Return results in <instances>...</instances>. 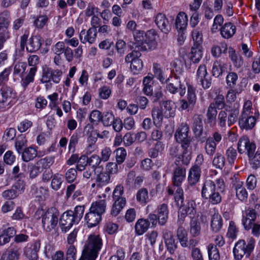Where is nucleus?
<instances>
[{"label": "nucleus", "mask_w": 260, "mask_h": 260, "mask_svg": "<svg viewBox=\"0 0 260 260\" xmlns=\"http://www.w3.org/2000/svg\"><path fill=\"white\" fill-rule=\"evenodd\" d=\"M54 157L52 156H46L40 159L37 165L44 169L49 168L54 162Z\"/></svg>", "instance_id": "bf43d9fd"}, {"label": "nucleus", "mask_w": 260, "mask_h": 260, "mask_svg": "<svg viewBox=\"0 0 260 260\" xmlns=\"http://www.w3.org/2000/svg\"><path fill=\"white\" fill-rule=\"evenodd\" d=\"M201 176V168L192 166L188 173V182L189 185H196L200 180Z\"/></svg>", "instance_id": "bb28decb"}, {"label": "nucleus", "mask_w": 260, "mask_h": 260, "mask_svg": "<svg viewBox=\"0 0 260 260\" xmlns=\"http://www.w3.org/2000/svg\"><path fill=\"white\" fill-rule=\"evenodd\" d=\"M131 63V70L134 74H138L142 71L143 63L141 59L135 60Z\"/></svg>", "instance_id": "052dcab7"}, {"label": "nucleus", "mask_w": 260, "mask_h": 260, "mask_svg": "<svg viewBox=\"0 0 260 260\" xmlns=\"http://www.w3.org/2000/svg\"><path fill=\"white\" fill-rule=\"evenodd\" d=\"M189 127L186 123H182L177 128L175 138L178 143L181 144V146L185 152L182 155L183 164L187 165L191 159L190 153H188V149L190 147L191 138L188 135Z\"/></svg>", "instance_id": "20e7f679"}, {"label": "nucleus", "mask_w": 260, "mask_h": 260, "mask_svg": "<svg viewBox=\"0 0 260 260\" xmlns=\"http://www.w3.org/2000/svg\"><path fill=\"white\" fill-rule=\"evenodd\" d=\"M27 140L24 135H20L16 139L15 147L16 151L20 153L22 148L27 144Z\"/></svg>", "instance_id": "6e6d98bb"}, {"label": "nucleus", "mask_w": 260, "mask_h": 260, "mask_svg": "<svg viewBox=\"0 0 260 260\" xmlns=\"http://www.w3.org/2000/svg\"><path fill=\"white\" fill-rule=\"evenodd\" d=\"M196 80L204 89H208L211 86V78L205 64L199 66L197 71Z\"/></svg>", "instance_id": "4468645a"}, {"label": "nucleus", "mask_w": 260, "mask_h": 260, "mask_svg": "<svg viewBox=\"0 0 260 260\" xmlns=\"http://www.w3.org/2000/svg\"><path fill=\"white\" fill-rule=\"evenodd\" d=\"M149 223L148 219L141 218L136 222L135 230L136 235L141 236L145 233L149 228Z\"/></svg>", "instance_id": "7c9ffc66"}, {"label": "nucleus", "mask_w": 260, "mask_h": 260, "mask_svg": "<svg viewBox=\"0 0 260 260\" xmlns=\"http://www.w3.org/2000/svg\"><path fill=\"white\" fill-rule=\"evenodd\" d=\"M197 204L194 201L190 200L187 203L186 206L185 208L184 211L190 218L193 219L195 215L197 213Z\"/></svg>", "instance_id": "09e8293b"}, {"label": "nucleus", "mask_w": 260, "mask_h": 260, "mask_svg": "<svg viewBox=\"0 0 260 260\" xmlns=\"http://www.w3.org/2000/svg\"><path fill=\"white\" fill-rule=\"evenodd\" d=\"M16 92L10 87L3 85L0 89V104L8 105L16 97Z\"/></svg>", "instance_id": "dca6fc26"}, {"label": "nucleus", "mask_w": 260, "mask_h": 260, "mask_svg": "<svg viewBox=\"0 0 260 260\" xmlns=\"http://www.w3.org/2000/svg\"><path fill=\"white\" fill-rule=\"evenodd\" d=\"M106 208V203L105 200H100L92 203L90 210L102 216L105 213Z\"/></svg>", "instance_id": "58836bf2"}, {"label": "nucleus", "mask_w": 260, "mask_h": 260, "mask_svg": "<svg viewBox=\"0 0 260 260\" xmlns=\"http://www.w3.org/2000/svg\"><path fill=\"white\" fill-rule=\"evenodd\" d=\"M258 213L255 209L250 207L242 211V223L246 230H249L252 226L257 216Z\"/></svg>", "instance_id": "ddd939ff"}, {"label": "nucleus", "mask_w": 260, "mask_h": 260, "mask_svg": "<svg viewBox=\"0 0 260 260\" xmlns=\"http://www.w3.org/2000/svg\"><path fill=\"white\" fill-rule=\"evenodd\" d=\"M255 246V240L251 237L247 240V244L244 240H239L233 249L234 257L236 260H241L244 255L249 256Z\"/></svg>", "instance_id": "423d86ee"}, {"label": "nucleus", "mask_w": 260, "mask_h": 260, "mask_svg": "<svg viewBox=\"0 0 260 260\" xmlns=\"http://www.w3.org/2000/svg\"><path fill=\"white\" fill-rule=\"evenodd\" d=\"M154 21L159 29L165 34L171 30L170 23L166 16L162 13H158L155 16Z\"/></svg>", "instance_id": "412c9836"}, {"label": "nucleus", "mask_w": 260, "mask_h": 260, "mask_svg": "<svg viewBox=\"0 0 260 260\" xmlns=\"http://www.w3.org/2000/svg\"><path fill=\"white\" fill-rule=\"evenodd\" d=\"M144 40L142 43L141 49L147 51L153 50L156 46V36L152 30L148 31L145 34Z\"/></svg>", "instance_id": "aec40b11"}, {"label": "nucleus", "mask_w": 260, "mask_h": 260, "mask_svg": "<svg viewBox=\"0 0 260 260\" xmlns=\"http://www.w3.org/2000/svg\"><path fill=\"white\" fill-rule=\"evenodd\" d=\"M62 74L61 70L46 68L43 70L41 82L43 83L52 82L54 84H58L61 80Z\"/></svg>", "instance_id": "f8f14e48"}, {"label": "nucleus", "mask_w": 260, "mask_h": 260, "mask_svg": "<svg viewBox=\"0 0 260 260\" xmlns=\"http://www.w3.org/2000/svg\"><path fill=\"white\" fill-rule=\"evenodd\" d=\"M227 46L225 44H222L221 46L214 45L212 47L211 54L214 57H219L222 53L226 52Z\"/></svg>", "instance_id": "5fc2aeb1"}, {"label": "nucleus", "mask_w": 260, "mask_h": 260, "mask_svg": "<svg viewBox=\"0 0 260 260\" xmlns=\"http://www.w3.org/2000/svg\"><path fill=\"white\" fill-rule=\"evenodd\" d=\"M224 21L223 17L221 15H217L214 19L213 23L211 30L212 32L215 33L220 30L219 27H221Z\"/></svg>", "instance_id": "13d9d810"}, {"label": "nucleus", "mask_w": 260, "mask_h": 260, "mask_svg": "<svg viewBox=\"0 0 260 260\" xmlns=\"http://www.w3.org/2000/svg\"><path fill=\"white\" fill-rule=\"evenodd\" d=\"M103 246V241L99 235L90 234L85 242L79 260H95Z\"/></svg>", "instance_id": "f03ea898"}, {"label": "nucleus", "mask_w": 260, "mask_h": 260, "mask_svg": "<svg viewBox=\"0 0 260 260\" xmlns=\"http://www.w3.org/2000/svg\"><path fill=\"white\" fill-rule=\"evenodd\" d=\"M59 213L55 208L49 209L42 216V226L45 231L50 232L57 225Z\"/></svg>", "instance_id": "6e6552de"}, {"label": "nucleus", "mask_w": 260, "mask_h": 260, "mask_svg": "<svg viewBox=\"0 0 260 260\" xmlns=\"http://www.w3.org/2000/svg\"><path fill=\"white\" fill-rule=\"evenodd\" d=\"M157 216L158 223L161 225L166 224L168 218L169 210L168 205L166 204H162L158 206L157 208Z\"/></svg>", "instance_id": "cd10ccee"}, {"label": "nucleus", "mask_w": 260, "mask_h": 260, "mask_svg": "<svg viewBox=\"0 0 260 260\" xmlns=\"http://www.w3.org/2000/svg\"><path fill=\"white\" fill-rule=\"evenodd\" d=\"M32 122L27 119L21 121L17 125V129L20 133H24L27 131L32 126Z\"/></svg>", "instance_id": "69168bd1"}, {"label": "nucleus", "mask_w": 260, "mask_h": 260, "mask_svg": "<svg viewBox=\"0 0 260 260\" xmlns=\"http://www.w3.org/2000/svg\"><path fill=\"white\" fill-rule=\"evenodd\" d=\"M63 176L59 173H56L52 176L51 182V187L55 191L59 190L63 181Z\"/></svg>", "instance_id": "c03bdc74"}, {"label": "nucleus", "mask_w": 260, "mask_h": 260, "mask_svg": "<svg viewBox=\"0 0 260 260\" xmlns=\"http://www.w3.org/2000/svg\"><path fill=\"white\" fill-rule=\"evenodd\" d=\"M85 220L88 227H93L96 226L101 220L102 216L99 213H96L89 209V212L85 215Z\"/></svg>", "instance_id": "c756f323"}, {"label": "nucleus", "mask_w": 260, "mask_h": 260, "mask_svg": "<svg viewBox=\"0 0 260 260\" xmlns=\"http://www.w3.org/2000/svg\"><path fill=\"white\" fill-rule=\"evenodd\" d=\"M188 18L184 12H180L176 19V26L177 29L182 30L187 25Z\"/></svg>", "instance_id": "a19ab883"}, {"label": "nucleus", "mask_w": 260, "mask_h": 260, "mask_svg": "<svg viewBox=\"0 0 260 260\" xmlns=\"http://www.w3.org/2000/svg\"><path fill=\"white\" fill-rule=\"evenodd\" d=\"M64 42L59 41L52 46L51 51L55 55H61L66 49Z\"/></svg>", "instance_id": "338daca9"}, {"label": "nucleus", "mask_w": 260, "mask_h": 260, "mask_svg": "<svg viewBox=\"0 0 260 260\" xmlns=\"http://www.w3.org/2000/svg\"><path fill=\"white\" fill-rule=\"evenodd\" d=\"M102 113L98 110H94L92 111L89 116V121L93 124H98L99 122L101 121L102 119Z\"/></svg>", "instance_id": "e2e57ef3"}, {"label": "nucleus", "mask_w": 260, "mask_h": 260, "mask_svg": "<svg viewBox=\"0 0 260 260\" xmlns=\"http://www.w3.org/2000/svg\"><path fill=\"white\" fill-rule=\"evenodd\" d=\"M4 162L7 165H13L16 160V156L11 150L7 151L3 156Z\"/></svg>", "instance_id": "0e129e2a"}, {"label": "nucleus", "mask_w": 260, "mask_h": 260, "mask_svg": "<svg viewBox=\"0 0 260 260\" xmlns=\"http://www.w3.org/2000/svg\"><path fill=\"white\" fill-rule=\"evenodd\" d=\"M236 27L231 22H226L220 28L221 37L225 39L231 38L236 33Z\"/></svg>", "instance_id": "393cba45"}, {"label": "nucleus", "mask_w": 260, "mask_h": 260, "mask_svg": "<svg viewBox=\"0 0 260 260\" xmlns=\"http://www.w3.org/2000/svg\"><path fill=\"white\" fill-rule=\"evenodd\" d=\"M43 42V40L40 36H32L29 40L26 49L29 52H35L40 48Z\"/></svg>", "instance_id": "a878e982"}, {"label": "nucleus", "mask_w": 260, "mask_h": 260, "mask_svg": "<svg viewBox=\"0 0 260 260\" xmlns=\"http://www.w3.org/2000/svg\"><path fill=\"white\" fill-rule=\"evenodd\" d=\"M203 57L202 46L193 45L190 53V59L193 63H198Z\"/></svg>", "instance_id": "72a5a7b5"}, {"label": "nucleus", "mask_w": 260, "mask_h": 260, "mask_svg": "<svg viewBox=\"0 0 260 260\" xmlns=\"http://www.w3.org/2000/svg\"><path fill=\"white\" fill-rule=\"evenodd\" d=\"M39 61V57L36 55H31L28 58V64L31 67L29 69L28 74L21 78V85L25 89L30 83L34 82L37 71L36 65L38 64Z\"/></svg>", "instance_id": "1a4fd4ad"}, {"label": "nucleus", "mask_w": 260, "mask_h": 260, "mask_svg": "<svg viewBox=\"0 0 260 260\" xmlns=\"http://www.w3.org/2000/svg\"><path fill=\"white\" fill-rule=\"evenodd\" d=\"M193 128L194 133L201 134L203 131V123L202 116L200 115H195L193 118Z\"/></svg>", "instance_id": "3c124183"}, {"label": "nucleus", "mask_w": 260, "mask_h": 260, "mask_svg": "<svg viewBox=\"0 0 260 260\" xmlns=\"http://www.w3.org/2000/svg\"><path fill=\"white\" fill-rule=\"evenodd\" d=\"M10 23V13L5 11L0 14V42L4 44L10 38L8 27Z\"/></svg>", "instance_id": "9b49d317"}, {"label": "nucleus", "mask_w": 260, "mask_h": 260, "mask_svg": "<svg viewBox=\"0 0 260 260\" xmlns=\"http://www.w3.org/2000/svg\"><path fill=\"white\" fill-rule=\"evenodd\" d=\"M95 180L100 185H106L110 182V176L106 171H101L97 174Z\"/></svg>", "instance_id": "a18cd8bd"}, {"label": "nucleus", "mask_w": 260, "mask_h": 260, "mask_svg": "<svg viewBox=\"0 0 260 260\" xmlns=\"http://www.w3.org/2000/svg\"><path fill=\"white\" fill-rule=\"evenodd\" d=\"M224 183L223 180L219 178L214 182L211 180H206L202 186V197L208 200L213 205L219 204L222 199L221 193L224 190Z\"/></svg>", "instance_id": "f257e3e1"}, {"label": "nucleus", "mask_w": 260, "mask_h": 260, "mask_svg": "<svg viewBox=\"0 0 260 260\" xmlns=\"http://www.w3.org/2000/svg\"><path fill=\"white\" fill-rule=\"evenodd\" d=\"M212 213V218L210 224L211 230L215 232H218L222 226V219L218 210L215 208L210 211Z\"/></svg>", "instance_id": "4be33fe9"}, {"label": "nucleus", "mask_w": 260, "mask_h": 260, "mask_svg": "<svg viewBox=\"0 0 260 260\" xmlns=\"http://www.w3.org/2000/svg\"><path fill=\"white\" fill-rule=\"evenodd\" d=\"M153 72L154 76L162 83L164 84L168 80L167 76L164 71L160 68L159 65L154 63L153 65Z\"/></svg>", "instance_id": "37998d69"}, {"label": "nucleus", "mask_w": 260, "mask_h": 260, "mask_svg": "<svg viewBox=\"0 0 260 260\" xmlns=\"http://www.w3.org/2000/svg\"><path fill=\"white\" fill-rule=\"evenodd\" d=\"M97 36L96 29L94 28H89L88 30L82 29L79 34V39L81 43L89 44H93Z\"/></svg>", "instance_id": "6ab92c4d"}, {"label": "nucleus", "mask_w": 260, "mask_h": 260, "mask_svg": "<svg viewBox=\"0 0 260 260\" xmlns=\"http://www.w3.org/2000/svg\"><path fill=\"white\" fill-rule=\"evenodd\" d=\"M123 192L124 189L122 185H117L113 191V198L114 203L111 213L114 216H117L126 205V199L122 197Z\"/></svg>", "instance_id": "0eeeda50"}, {"label": "nucleus", "mask_w": 260, "mask_h": 260, "mask_svg": "<svg viewBox=\"0 0 260 260\" xmlns=\"http://www.w3.org/2000/svg\"><path fill=\"white\" fill-rule=\"evenodd\" d=\"M212 164L216 168L222 169L225 164L224 157L221 153H217L213 159Z\"/></svg>", "instance_id": "de8ad7c7"}, {"label": "nucleus", "mask_w": 260, "mask_h": 260, "mask_svg": "<svg viewBox=\"0 0 260 260\" xmlns=\"http://www.w3.org/2000/svg\"><path fill=\"white\" fill-rule=\"evenodd\" d=\"M114 116L112 112H107L102 115V122L106 126H110L114 120Z\"/></svg>", "instance_id": "774afa93"}, {"label": "nucleus", "mask_w": 260, "mask_h": 260, "mask_svg": "<svg viewBox=\"0 0 260 260\" xmlns=\"http://www.w3.org/2000/svg\"><path fill=\"white\" fill-rule=\"evenodd\" d=\"M38 152L36 148L32 146L26 148L22 153V159L25 162H28L33 160L38 155Z\"/></svg>", "instance_id": "c9c22d12"}, {"label": "nucleus", "mask_w": 260, "mask_h": 260, "mask_svg": "<svg viewBox=\"0 0 260 260\" xmlns=\"http://www.w3.org/2000/svg\"><path fill=\"white\" fill-rule=\"evenodd\" d=\"M256 120L252 115H241L239 119V125L241 128L250 129L255 125Z\"/></svg>", "instance_id": "b1692460"}, {"label": "nucleus", "mask_w": 260, "mask_h": 260, "mask_svg": "<svg viewBox=\"0 0 260 260\" xmlns=\"http://www.w3.org/2000/svg\"><path fill=\"white\" fill-rule=\"evenodd\" d=\"M192 38L194 42L193 45L202 46L203 42L202 31L201 28H197L192 31Z\"/></svg>", "instance_id": "603ef678"}, {"label": "nucleus", "mask_w": 260, "mask_h": 260, "mask_svg": "<svg viewBox=\"0 0 260 260\" xmlns=\"http://www.w3.org/2000/svg\"><path fill=\"white\" fill-rule=\"evenodd\" d=\"M209 260H219L220 255L218 250L214 244L211 243L208 246Z\"/></svg>", "instance_id": "8fccbe9b"}, {"label": "nucleus", "mask_w": 260, "mask_h": 260, "mask_svg": "<svg viewBox=\"0 0 260 260\" xmlns=\"http://www.w3.org/2000/svg\"><path fill=\"white\" fill-rule=\"evenodd\" d=\"M165 83L167 90L172 94L179 92L180 96H183L186 92L185 86L181 83L180 79L177 76H170Z\"/></svg>", "instance_id": "9d476101"}, {"label": "nucleus", "mask_w": 260, "mask_h": 260, "mask_svg": "<svg viewBox=\"0 0 260 260\" xmlns=\"http://www.w3.org/2000/svg\"><path fill=\"white\" fill-rule=\"evenodd\" d=\"M151 114L154 125L156 127L160 126L164 116L162 109L158 107H155L152 108Z\"/></svg>", "instance_id": "473e14b6"}, {"label": "nucleus", "mask_w": 260, "mask_h": 260, "mask_svg": "<svg viewBox=\"0 0 260 260\" xmlns=\"http://www.w3.org/2000/svg\"><path fill=\"white\" fill-rule=\"evenodd\" d=\"M160 106L165 118H169L175 116L176 106L174 102L172 101H164Z\"/></svg>", "instance_id": "5701e85b"}, {"label": "nucleus", "mask_w": 260, "mask_h": 260, "mask_svg": "<svg viewBox=\"0 0 260 260\" xmlns=\"http://www.w3.org/2000/svg\"><path fill=\"white\" fill-rule=\"evenodd\" d=\"M152 79L153 75L149 74L148 76L145 77L143 80V92L147 95H151L153 93L152 87Z\"/></svg>", "instance_id": "e433bc0d"}, {"label": "nucleus", "mask_w": 260, "mask_h": 260, "mask_svg": "<svg viewBox=\"0 0 260 260\" xmlns=\"http://www.w3.org/2000/svg\"><path fill=\"white\" fill-rule=\"evenodd\" d=\"M21 254L19 248H13L5 251L2 255L0 260H18Z\"/></svg>", "instance_id": "2f4dec72"}, {"label": "nucleus", "mask_w": 260, "mask_h": 260, "mask_svg": "<svg viewBox=\"0 0 260 260\" xmlns=\"http://www.w3.org/2000/svg\"><path fill=\"white\" fill-rule=\"evenodd\" d=\"M186 170L184 168L178 167L174 171L172 178L173 185L179 187L185 180Z\"/></svg>", "instance_id": "c85d7f7f"}, {"label": "nucleus", "mask_w": 260, "mask_h": 260, "mask_svg": "<svg viewBox=\"0 0 260 260\" xmlns=\"http://www.w3.org/2000/svg\"><path fill=\"white\" fill-rule=\"evenodd\" d=\"M201 232V225L199 221L192 219L190 222V234L192 237L199 236Z\"/></svg>", "instance_id": "49530a36"}, {"label": "nucleus", "mask_w": 260, "mask_h": 260, "mask_svg": "<svg viewBox=\"0 0 260 260\" xmlns=\"http://www.w3.org/2000/svg\"><path fill=\"white\" fill-rule=\"evenodd\" d=\"M217 114V112L215 104L214 103H211L207 112L208 123L210 124L211 126H214L216 124Z\"/></svg>", "instance_id": "f704fd0d"}, {"label": "nucleus", "mask_w": 260, "mask_h": 260, "mask_svg": "<svg viewBox=\"0 0 260 260\" xmlns=\"http://www.w3.org/2000/svg\"><path fill=\"white\" fill-rule=\"evenodd\" d=\"M255 148V144L252 142H250L246 136L242 137L239 140L238 149L240 153H246L248 157L251 158L253 156Z\"/></svg>", "instance_id": "2eb2a0df"}, {"label": "nucleus", "mask_w": 260, "mask_h": 260, "mask_svg": "<svg viewBox=\"0 0 260 260\" xmlns=\"http://www.w3.org/2000/svg\"><path fill=\"white\" fill-rule=\"evenodd\" d=\"M239 114V106L236 104L220 111L218 114L217 122L221 130L225 129L226 122L229 127L234 124L237 121Z\"/></svg>", "instance_id": "39448f33"}, {"label": "nucleus", "mask_w": 260, "mask_h": 260, "mask_svg": "<svg viewBox=\"0 0 260 260\" xmlns=\"http://www.w3.org/2000/svg\"><path fill=\"white\" fill-rule=\"evenodd\" d=\"M162 237L167 250L171 254H174L177 248V243L173 233L168 230H165L163 232Z\"/></svg>", "instance_id": "f3484780"}, {"label": "nucleus", "mask_w": 260, "mask_h": 260, "mask_svg": "<svg viewBox=\"0 0 260 260\" xmlns=\"http://www.w3.org/2000/svg\"><path fill=\"white\" fill-rule=\"evenodd\" d=\"M216 144L212 138H208L206 142L205 150L207 154L212 156L215 152Z\"/></svg>", "instance_id": "864d4df0"}, {"label": "nucleus", "mask_w": 260, "mask_h": 260, "mask_svg": "<svg viewBox=\"0 0 260 260\" xmlns=\"http://www.w3.org/2000/svg\"><path fill=\"white\" fill-rule=\"evenodd\" d=\"M227 165L230 166H233L237 159V150L232 147L228 148L225 153Z\"/></svg>", "instance_id": "79ce46f5"}, {"label": "nucleus", "mask_w": 260, "mask_h": 260, "mask_svg": "<svg viewBox=\"0 0 260 260\" xmlns=\"http://www.w3.org/2000/svg\"><path fill=\"white\" fill-rule=\"evenodd\" d=\"M136 200L140 205H146L149 200L147 189L145 188L139 189L136 194Z\"/></svg>", "instance_id": "ea45409f"}, {"label": "nucleus", "mask_w": 260, "mask_h": 260, "mask_svg": "<svg viewBox=\"0 0 260 260\" xmlns=\"http://www.w3.org/2000/svg\"><path fill=\"white\" fill-rule=\"evenodd\" d=\"M84 206H77L74 211L68 210L60 216L59 224L62 232L66 233L74 224H77L83 217Z\"/></svg>", "instance_id": "7ed1b4c3"}, {"label": "nucleus", "mask_w": 260, "mask_h": 260, "mask_svg": "<svg viewBox=\"0 0 260 260\" xmlns=\"http://www.w3.org/2000/svg\"><path fill=\"white\" fill-rule=\"evenodd\" d=\"M230 57L235 67L240 68L243 65V59L242 56L238 55L235 51L230 53Z\"/></svg>", "instance_id": "4d7b16f0"}, {"label": "nucleus", "mask_w": 260, "mask_h": 260, "mask_svg": "<svg viewBox=\"0 0 260 260\" xmlns=\"http://www.w3.org/2000/svg\"><path fill=\"white\" fill-rule=\"evenodd\" d=\"M165 149V144L161 142H156L154 146L148 151V155L151 158L157 157L161 154Z\"/></svg>", "instance_id": "4c0bfd02"}, {"label": "nucleus", "mask_w": 260, "mask_h": 260, "mask_svg": "<svg viewBox=\"0 0 260 260\" xmlns=\"http://www.w3.org/2000/svg\"><path fill=\"white\" fill-rule=\"evenodd\" d=\"M223 64L220 61H216L213 64L212 75L215 77H218L221 76L224 71Z\"/></svg>", "instance_id": "680f3d73"}, {"label": "nucleus", "mask_w": 260, "mask_h": 260, "mask_svg": "<svg viewBox=\"0 0 260 260\" xmlns=\"http://www.w3.org/2000/svg\"><path fill=\"white\" fill-rule=\"evenodd\" d=\"M40 248V243L36 241L32 243H28L24 249V254L29 260H37L38 252Z\"/></svg>", "instance_id": "a211bd4d"}]
</instances>
